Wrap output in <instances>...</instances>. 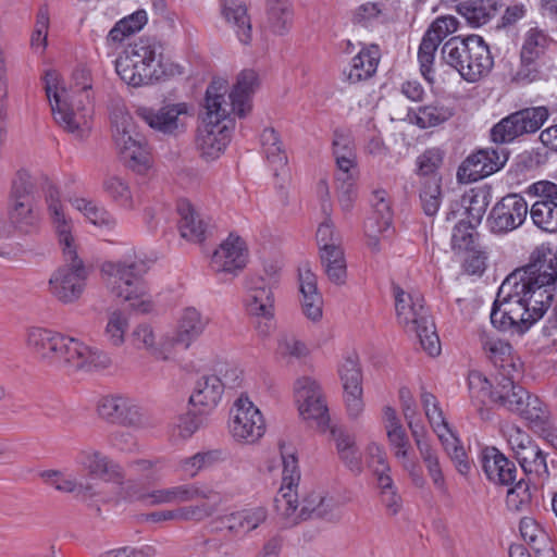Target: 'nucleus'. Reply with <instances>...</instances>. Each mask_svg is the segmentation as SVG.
<instances>
[{
  "instance_id": "obj_20",
  "label": "nucleus",
  "mask_w": 557,
  "mask_h": 557,
  "mask_svg": "<svg viewBox=\"0 0 557 557\" xmlns=\"http://www.w3.org/2000/svg\"><path fill=\"white\" fill-rule=\"evenodd\" d=\"M248 261V249L245 240L231 233L214 250L210 267L215 273L237 275Z\"/></svg>"
},
{
  "instance_id": "obj_34",
  "label": "nucleus",
  "mask_w": 557,
  "mask_h": 557,
  "mask_svg": "<svg viewBox=\"0 0 557 557\" xmlns=\"http://www.w3.org/2000/svg\"><path fill=\"white\" fill-rule=\"evenodd\" d=\"M209 318L203 315L194 307L185 308L178 320L176 329V341L184 349L202 335L209 324Z\"/></svg>"
},
{
  "instance_id": "obj_18",
  "label": "nucleus",
  "mask_w": 557,
  "mask_h": 557,
  "mask_svg": "<svg viewBox=\"0 0 557 557\" xmlns=\"http://www.w3.org/2000/svg\"><path fill=\"white\" fill-rule=\"evenodd\" d=\"M283 516L290 519L293 523L312 518L336 522L341 520L342 512L337 499L325 495L322 491L311 490L302 494L301 500L298 499V507L293 515Z\"/></svg>"
},
{
  "instance_id": "obj_10",
  "label": "nucleus",
  "mask_w": 557,
  "mask_h": 557,
  "mask_svg": "<svg viewBox=\"0 0 557 557\" xmlns=\"http://www.w3.org/2000/svg\"><path fill=\"white\" fill-rule=\"evenodd\" d=\"M52 185L57 190L58 187L46 176L35 177L26 170H20L15 174L8 206V219L11 225L20 232L29 233L38 223V215L35 210V195L40 186L46 195L47 185ZM60 194V191H58ZM47 200V197L45 196ZM61 201V199L59 198ZM48 205V202L46 201Z\"/></svg>"
},
{
  "instance_id": "obj_6",
  "label": "nucleus",
  "mask_w": 557,
  "mask_h": 557,
  "mask_svg": "<svg viewBox=\"0 0 557 557\" xmlns=\"http://www.w3.org/2000/svg\"><path fill=\"white\" fill-rule=\"evenodd\" d=\"M103 271L108 274L107 285L114 296L128 301L139 313H148L153 309V301L143 278L148 271L145 260L128 257L104 264Z\"/></svg>"
},
{
  "instance_id": "obj_63",
  "label": "nucleus",
  "mask_w": 557,
  "mask_h": 557,
  "mask_svg": "<svg viewBox=\"0 0 557 557\" xmlns=\"http://www.w3.org/2000/svg\"><path fill=\"white\" fill-rule=\"evenodd\" d=\"M200 426L196 413L185 412L175 417L171 424V437L175 442L191 437Z\"/></svg>"
},
{
  "instance_id": "obj_55",
  "label": "nucleus",
  "mask_w": 557,
  "mask_h": 557,
  "mask_svg": "<svg viewBox=\"0 0 557 557\" xmlns=\"http://www.w3.org/2000/svg\"><path fill=\"white\" fill-rule=\"evenodd\" d=\"M384 190H375L373 193L372 206L373 211L364 222V227L372 221L379 233H385L392 224V211L389 202L386 199Z\"/></svg>"
},
{
  "instance_id": "obj_50",
  "label": "nucleus",
  "mask_w": 557,
  "mask_h": 557,
  "mask_svg": "<svg viewBox=\"0 0 557 557\" xmlns=\"http://www.w3.org/2000/svg\"><path fill=\"white\" fill-rule=\"evenodd\" d=\"M529 212L533 224L537 228L547 233L557 232L556 201H535Z\"/></svg>"
},
{
  "instance_id": "obj_24",
  "label": "nucleus",
  "mask_w": 557,
  "mask_h": 557,
  "mask_svg": "<svg viewBox=\"0 0 557 557\" xmlns=\"http://www.w3.org/2000/svg\"><path fill=\"white\" fill-rule=\"evenodd\" d=\"M198 488L206 494V496H196L195 500L197 503L195 504L178 506V522L201 523L219 511L222 503L221 494L205 484H199Z\"/></svg>"
},
{
  "instance_id": "obj_48",
  "label": "nucleus",
  "mask_w": 557,
  "mask_h": 557,
  "mask_svg": "<svg viewBox=\"0 0 557 557\" xmlns=\"http://www.w3.org/2000/svg\"><path fill=\"white\" fill-rule=\"evenodd\" d=\"M421 404L424 409L425 416L438 438L450 432L448 423L444 418V413L440 407L437 398L424 387L421 389Z\"/></svg>"
},
{
  "instance_id": "obj_41",
  "label": "nucleus",
  "mask_w": 557,
  "mask_h": 557,
  "mask_svg": "<svg viewBox=\"0 0 557 557\" xmlns=\"http://www.w3.org/2000/svg\"><path fill=\"white\" fill-rule=\"evenodd\" d=\"M458 12L467 20V22L479 27L486 24L495 16L498 10L497 0H469L462 1L457 7Z\"/></svg>"
},
{
  "instance_id": "obj_43",
  "label": "nucleus",
  "mask_w": 557,
  "mask_h": 557,
  "mask_svg": "<svg viewBox=\"0 0 557 557\" xmlns=\"http://www.w3.org/2000/svg\"><path fill=\"white\" fill-rule=\"evenodd\" d=\"M519 528L523 541L535 554L552 557L553 548L549 537L534 519L529 517L522 518Z\"/></svg>"
},
{
  "instance_id": "obj_13",
  "label": "nucleus",
  "mask_w": 557,
  "mask_h": 557,
  "mask_svg": "<svg viewBox=\"0 0 557 557\" xmlns=\"http://www.w3.org/2000/svg\"><path fill=\"white\" fill-rule=\"evenodd\" d=\"M549 116L546 107H532L519 110L502 119L491 129V139L496 144H507L524 134L537 132Z\"/></svg>"
},
{
  "instance_id": "obj_59",
  "label": "nucleus",
  "mask_w": 557,
  "mask_h": 557,
  "mask_svg": "<svg viewBox=\"0 0 557 557\" xmlns=\"http://www.w3.org/2000/svg\"><path fill=\"white\" fill-rule=\"evenodd\" d=\"M322 212L324 213V220L317 230V242L320 246V250L329 248L330 246H341L342 236L335 228L334 222L331 219V203L323 201Z\"/></svg>"
},
{
  "instance_id": "obj_21",
  "label": "nucleus",
  "mask_w": 557,
  "mask_h": 557,
  "mask_svg": "<svg viewBox=\"0 0 557 557\" xmlns=\"http://www.w3.org/2000/svg\"><path fill=\"white\" fill-rule=\"evenodd\" d=\"M283 460L282 486L278 496L275 498L277 510L282 515H293L298 507V493L296 487L300 480L298 460L293 453L281 445Z\"/></svg>"
},
{
  "instance_id": "obj_14",
  "label": "nucleus",
  "mask_w": 557,
  "mask_h": 557,
  "mask_svg": "<svg viewBox=\"0 0 557 557\" xmlns=\"http://www.w3.org/2000/svg\"><path fill=\"white\" fill-rule=\"evenodd\" d=\"M230 430L238 442L256 443L265 432V422L260 410L247 397L242 395L232 409Z\"/></svg>"
},
{
  "instance_id": "obj_57",
  "label": "nucleus",
  "mask_w": 557,
  "mask_h": 557,
  "mask_svg": "<svg viewBox=\"0 0 557 557\" xmlns=\"http://www.w3.org/2000/svg\"><path fill=\"white\" fill-rule=\"evenodd\" d=\"M72 205L95 225L111 227L115 224L114 218L103 207L90 199L75 198Z\"/></svg>"
},
{
  "instance_id": "obj_16",
  "label": "nucleus",
  "mask_w": 557,
  "mask_h": 557,
  "mask_svg": "<svg viewBox=\"0 0 557 557\" xmlns=\"http://www.w3.org/2000/svg\"><path fill=\"white\" fill-rule=\"evenodd\" d=\"M136 114L153 131L168 136H177L186 128L188 107L184 102L164 104L159 109L138 107Z\"/></svg>"
},
{
  "instance_id": "obj_33",
  "label": "nucleus",
  "mask_w": 557,
  "mask_h": 557,
  "mask_svg": "<svg viewBox=\"0 0 557 557\" xmlns=\"http://www.w3.org/2000/svg\"><path fill=\"white\" fill-rule=\"evenodd\" d=\"M483 350L488 360L496 368L495 375L519 373V360L512 355V347L502 339L485 338L482 342Z\"/></svg>"
},
{
  "instance_id": "obj_28",
  "label": "nucleus",
  "mask_w": 557,
  "mask_h": 557,
  "mask_svg": "<svg viewBox=\"0 0 557 557\" xmlns=\"http://www.w3.org/2000/svg\"><path fill=\"white\" fill-rule=\"evenodd\" d=\"M223 396L222 379L218 374L201 375L194 385L189 396V404L200 412L212 411Z\"/></svg>"
},
{
  "instance_id": "obj_25",
  "label": "nucleus",
  "mask_w": 557,
  "mask_h": 557,
  "mask_svg": "<svg viewBox=\"0 0 557 557\" xmlns=\"http://www.w3.org/2000/svg\"><path fill=\"white\" fill-rule=\"evenodd\" d=\"M110 121L112 137L119 153L144 141L135 129L131 114L121 101L111 104Z\"/></svg>"
},
{
  "instance_id": "obj_3",
  "label": "nucleus",
  "mask_w": 557,
  "mask_h": 557,
  "mask_svg": "<svg viewBox=\"0 0 557 557\" xmlns=\"http://www.w3.org/2000/svg\"><path fill=\"white\" fill-rule=\"evenodd\" d=\"M225 92L223 79L213 81L206 91V117L196 137L197 150L206 161L220 158L231 140V128L224 123L230 116Z\"/></svg>"
},
{
  "instance_id": "obj_29",
  "label": "nucleus",
  "mask_w": 557,
  "mask_h": 557,
  "mask_svg": "<svg viewBox=\"0 0 557 557\" xmlns=\"http://www.w3.org/2000/svg\"><path fill=\"white\" fill-rule=\"evenodd\" d=\"M247 312L257 318L270 321L274 314V297L272 285L263 277H252L246 300Z\"/></svg>"
},
{
  "instance_id": "obj_64",
  "label": "nucleus",
  "mask_w": 557,
  "mask_h": 557,
  "mask_svg": "<svg viewBox=\"0 0 557 557\" xmlns=\"http://www.w3.org/2000/svg\"><path fill=\"white\" fill-rule=\"evenodd\" d=\"M121 159L131 170L144 174L150 168V156L144 141L120 152Z\"/></svg>"
},
{
  "instance_id": "obj_19",
  "label": "nucleus",
  "mask_w": 557,
  "mask_h": 557,
  "mask_svg": "<svg viewBox=\"0 0 557 557\" xmlns=\"http://www.w3.org/2000/svg\"><path fill=\"white\" fill-rule=\"evenodd\" d=\"M529 207L524 198L518 194L503 197L491 210L488 215L490 227L493 233H508L527 219Z\"/></svg>"
},
{
  "instance_id": "obj_62",
  "label": "nucleus",
  "mask_w": 557,
  "mask_h": 557,
  "mask_svg": "<svg viewBox=\"0 0 557 557\" xmlns=\"http://www.w3.org/2000/svg\"><path fill=\"white\" fill-rule=\"evenodd\" d=\"M219 451H201L184 458L178 463V470L188 478H195L201 470L212 466L219 459Z\"/></svg>"
},
{
  "instance_id": "obj_22",
  "label": "nucleus",
  "mask_w": 557,
  "mask_h": 557,
  "mask_svg": "<svg viewBox=\"0 0 557 557\" xmlns=\"http://www.w3.org/2000/svg\"><path fill=\"white\" fill-rule=\"evenodd\" d=\"M42 481L55 491L72 494L77 500L88 503L98 496L95 484L78 479L74 473L62 470H46L40 473Z\"/></svg>"
},
{
  "instance_id": "obj_42",
  "label": "nucleus",
  "mask_w": 557,
  "mask_h": 557,
  "mask_svg": "<svg viewBox=\"0 0 557 557\" xmlns=\"http://www.w3.org/2000/svg\"><path fill=\"white\" fill-rule=\"evenodd\" d=\"M320 259L329 280L336 285L344 284L347 265L342 246H330L320 250Z\"/></svg>"
},
{
  "instance_id": "obj_40",
  "label": "nucleus",
  "mask_w": 557,
  "mask_h": 557,
  "mask_svg": "<svg viewBox=\"0 0 557 557\" xmlns=\"http://www.w3.org/2000/svg\"><path fill=\"white\" fill-rule=\"evenodd\" d=\"M267 518V509L259 506L233 512L224 518V523L232 533H248L256 530Z\"/></svg>"
},
{
  "instance_id": "obj_53",
  "label": "nucleus",
  "mask_w": 557,
  "mask_h": 557,
  "mask_svg": "<svg viewBox=\"0 0 557 557\" xmlns=\"http://www.w3.org/2000/svg\"><path fill=\"white\" fill-rule=\"evenodd\" d=\"M128 327L129 319L127 314L120 310L110 312L103 330L107 343L112 347H121L125 342Z\"/></svg>"
},
{
  "instance_id": "obj_51",
  "label": "nucleus",
  "mask_w": 557,
  "mask_h": 557,
  "mask_svg": "<svg viewBox=\"0 0 557 557\" xmlns=\"http://www.w3.org/2000/svg\"><path fill=\"white\" fill-rule=\"evenodd\" d=\"M516 458L527 474H534L537 478L548 475L546 456L535 443L524 447V450L518 451Z\"/></svg>"
},
{
  "instance_id": "obj_27",
  "label": "nucleus",
  "mask_w": 557,
  "mask_h": 557,
  "mask_svg": "<svg viewBox=\"0 0 557 557\" xmlns=\"http://www.w3.org/2000/svg\"><path fill=\"white\" fill-rule=\"evenodd\" d=\"M199 483H185L169 487L154 488L144 492L138 499L147 506L187 504L195 502L196 496H206L199 488Z\"/></svg>"
},
{
  "instance_id": "obj_49",
  "label": "nucleus",
  "mask_w": 557,
  "mask_h": 557,
  "mask_svg": "<svg viewBox=\"0 0 557 557\" xmlns=\"http://www.w3.org/2000/svg\"><path fill=\"white\" fill-rule=\"evenodd\" d=\"M58 333L39 326L29 327L26 332V346L37 358L45 361L47 355L51 354V345Z\"/></svg>"
},
{
  "instance_id": "obj_38",
  "label": "nucleus",
  "mask_w": 557,
  "mask_h": 557,
  "mask_svg": "<svg viewBox=\"0 0 557 557\" xmlns=\"http://www.w3.org/2000/svg\"><path fill=\"white\" fill-rule=\"evenodd\" d=\"M302 311L307 318L317 321L322 317V296L318 292L317 277L310 269L299 272Z\"/></svg>"
},
{
  "instance_id": "obj_60",
  "label": "nucleus",
  "mask_w": 557,
  "mask_h": 557,
  "mask_svg": "<svg viewBox=\"0 0 557 557\" xmlns=\"http://www.w3.org/2000/svg\"><path fill=\"white\" fill-rule=\"evenodd\" d=\"M103 190L119 206L133 209L134 198L128 184L120 176H109L103 181Z\"/></svg>"
},
{
  "instance_id": "obj_35",
  "label": "nucleus",
  "mask_w": 557,
  "mask_h": 557,
  "mask_svg": "<svg viewBox=\"0 0 557 557\" xmlns=\"http://www.w3.org/2000/svg\"><path fill=\"white\" fill-rule=\"evenodd\" d=\"M518 373H511L507 375H494L495 386L493 394V403L515 411L519 409L522 401L527 397L528 392L520 385L516 384V375Z\"/></svg>"
},
{
  "instance_id": "obj_37",
  "label": "nucleus",
  "mask_w": 557,
  "mask_h": 557,
  "mask_svg": "<svg viewBox=\"0 0 557 557\" xmlns=\"http://www.w3.org/2000/svg\"><path fill=\"white\" fill-rule=\"evenodd\" d=\"M262 151L274 176L285 177L288 174L287 156L283 143L274 128H265L261 134Z\"/></svg>"
},
{
  "instance_id": "obj_9",
  "label": "nucleus",
  "mask_w": 557,
  "mask_h": 557,
  "mask_svg": "<svg viewBox=\"0 0 557 557\" xmlns=\"http://www.w3.org/2000/svg\"><path fill=\"white\" fill-rule=\"evenodd\" d=\"M442 58L470 83L487 75L494 64L488 46L478 35L450 38L442 47Z\"/></svg>"
},
{
  "instance_id": "obj_11",
  "label": "nucleus",
  "mask_w": 557,
  "mask_h": 557,
  "mask_svg": "<svg viewBox=\"0 0 557 557\" xmlns=\"http://www.w3.org/2000/svg\"><path fill=\"white\" fill-rule=\"evenodd\" d=\"M48 364L65 368L67 371L104 370L112 364L110 356L100 349L87 346L72 336L58 333L51 345V354L45 361Z\"/></svg>"
},
{
  "instance_id": "obj_17",
  "label": "nucleus",
  "mask_w": 557,
  "mask_h": 557,
  "mask_svg": "<svg viewBox=\"0 0 557 557\" xmlns=\"http://www.w3.org/2000/svg\"><path fill=\"white\" fill-rule=\"evenodd\" d=\"M459 22L455 16L437 17L424 34L418 51V60L422 76L433 83L432 72L435 52L442 40L458 29Z\"/></svg>"
},
{
  "instance_id": "obj_4",
  "label": "nucleus",
  "mask_w": 557,
  "mask_h": 557,
  "mask_svg": "<svg viewBox=\"0 0 557 557\" xmlns=\"http://www.w3.org/2000/svg\"><path fill=\"white\" fill-rule=\"evenodd\" d=\"M519 286L535 299V304L550 307L557 286V255L548 247H540L531 255L530 262L505 278V288Z\"/></svg>"
},
{
  "instance_id": "obj_15",
  "label": "nucleus",
  "mask_w": 557,
  "mask_h": 557,
  "mask_svg": "<svg viewBox=\"0 0 557 557\" xmlns=\"http://www.w3.org/2000/svg\"><path fill=\"white\" fill-rule=\"evenodd\" d=\"M508 160L506 149L485 148L468 156L457 171L460 183L478 182L499 171Z\"/></svg>"
},
{
  "instance_id": "obj_58",
  "label": "nucleus",
  "mask_w": 557,
  "mask_h": 557,
  "mask_svg": "<svg viewBox=\"0 0 557 557\" xmlns=\"http://www.w3.org/2000/svg\"><path fill=\"white\" fill-rule=\"evenodd\" d=\"M295 398L300 416L309 412V405L314 398H323L319 384L311 377L304 376L295 383Z\"/></svg>"
},
{
  "instance_id": "obj_61",
  "label": "nucleus",
  "mask_w": 557,
  "mask_h": 557,
  "mask_svg": "<svg viewBox=\"0 0 557 557\" xmlns=\"http://www.w3.org/2000/svg\"><path fill=\"white\" fill-rule=\"evenodd\" d=\"M438 440L441 441L451 461L455 463L457 471L462 475H467L471 469V465L468 460L463 447L459 445L458 438L450 431L443 435V438Z\"/></svg>"
},
{
  "instance_id": "obj_36",
  "label": "nucleus",
  "mask_w": 557,
  "mask_h": 557,
  "mask_svg": "<svg viewBox=\"0 0 557 557\" xmlns=\"http://www.w3.org/2000/svg\"><path fill=\"white\" fill-rule=\"evenodd\" d=\"M222 14L234 29L238 40L244 45H249L252 39V26L246 5L237 0H224Z\"/></svg>"
},
{
  "instance_id": "obj_44",
  "label": "nucleus",
  "mask_w": 557,
  "mask_h": 557,
  "mask_svg": "<svg viewBox=\"0 0 557 557\" xmlns=\"http://www.w3.org/2000/svg\"><path fill=\"white\" fill-rule=\"evenodd\" d=\"M453 115L454 111L451 108L438 102L419 107L416 111L408 114L411 123L420 128L435 127L448 121Z\"/></svg>"
},
{
  "instance_id": "obj_1",
  "label": "nucleus",
  "mask_w": 557,
  "mask_h": 557,
  "mask_svg": "<svg viewBox=\"0 0 557 557\" xmlns=\"http://www.w3.org/2000/svg\"><path fill=\"white\" fill-rule=\"evenodd\" d=\"M45 191L49 216L64 260V264L52 272L48 281V292L59 302L72 305L83 296L88 273L79 257V244L73 221L65 213L58 190L48 184Z\"/></svg>"
},
{
  "instance_id": "obj_23",
  "label": "nucleus",
  "mask_w": 557,
  "mask_h": 557,
  "mask_svg": "<svg viewBox=\"0 0 557 557\" xmlns=\"http://www.w3.org/2000/svg\"><path fill=\"white\" fill-rule=\"evenodd\" d=\"M339 373L348 416L351 419H357L363 410L362 375L358 358L355 355L348 356L342 364Z\"/></svg>"
},
{
  "instance_id": "obj_45",
  "label": "nucleus",
  "mask_w": 557,
  "mask_h": 557,
  "mask_svg": "<svg viewBox=\"0 0 557 557\" xmlns=\"http://www.w3.org/2000/svg\"><path fill=\"white\" fill-rule=\"evenodd\" d=\"M293 22L290 0H268V26L277 35L285 34Z\"/></svg>"
},
{
  "instance_id": "obj_32",
  "label": "nucleus",
  "mask_w": 557,
  "mask_h": 557,
  "mask_svg": "<svg viewBox=\"0 0 557 557\" xmlns=\"http://www.w3.org/2000/svg\"><path fill=\"white\" fill-rule=\"evenodd\" d=\"M381 53L376 45L363 47L344 70V76L350 84L371 78L377 70Z\"/></svg>"
},
{
  "instance_id": "obj_2",
  "label": "nucleus",
  "mask_w": 557,
  "mask_h": 557,
  "mask_svg": "<svg viewBox=\"0 0 557 557\" xmlns=\"http://www.w3.org/2000/svg\"><path fill=\"white\" fill-rule=\"evenodd\" d=\"M75 78L82 79L78 91H69L60 86V75L55 70H48L45 74V90L49 99L55 123L75 138L83 139L88 136L91 128L92 108L89 96V72L79 69Z\"/></svg>"
},
{
  "instance_id": "obj_39",
  "label": "nucleus",
  "mask_w": 557,
  "mask_h": 557,
  "mask_svg": "<svg viewBox=\"0 0 557 557\" xmlns=\"http://www.w3.org/2000/svg\"><path fill=\"white\" fill-rule=\"evenodd\" d=\"M177 211L181 216L178 222L181 236L194 243L203 242L208 232V222L188 202H180Z\"/></svg>"
},
{
  "instance_id": "obj_5",
  "label": "nucleus",
  "mask_w": 557,
  "mask_h": 557,
  "mask_svg": "<svg viewBox=\"0 0 557 557\" xmlns=\"http://www.w3.org/2000/svg\"><path fill=\"white\" fill-rule=\"evenodd\" d=\"M505 288L500 285L491 312L492 324L504 332L523 334L540 320L548 307L535 304V299L521 292L519 286L510 284Z\"/></svg>"
},
{
  "instance_id": "obj_31",
  "label": "nucleus",
  "mask_w": 557,
  "mask_h": 557,
  "mask_svg": "<svg viewBox=\"0 0 557 557\" xmlns=\"http://www.w3.org/2000/svg\"><path fill=\"white\" fill-rule=\"evenodd\" d=\"M482 468L488 480L497 484L509 485L516 479L515 463L495 447L483 449Z\"/></svg>"
},
{
  "instance_id": "obj_56",
  "label": "nucleus",
  "mask_w": 557,
  "mask_h": 557,
  "mask_svg": "<svg viewBox=\"0 0 557 557\" xmlns=\"http://www.w3.org/2000/svg\"><path fill=\"white\" fill-rule=\"evenodd\" d=\"M552 42L550 37L539 27L530 28L523 39L520 57L539 60Z\"/></svg>"
},
{
  "instance_id": "obj_26",
  "label": "nucleus",
  "mask_w": 557,
  "mask_h": 557,
  "mask_svg": "<svg viewBox=\"0 0 557 557\" xmlns=\"http://www.w3.org/2000/svg\"><path fill=\"white\" fill-rule=\"evenodd\" d=\"M110 121L112 137L119 153L144 141L135 129L131 114L121 101L111 104Z\"/></svg>"
},
{
  "instance_id": "obj_52",
  "label": "nucleus",
  "mask_w": 557,
  "mask_h": 557,
  "mask_svg": "<svg viewBox=\"0 0 557 557\" xmlns=\"http://www.w3.org/2000/svg\"><path fill=\"white\" fill-rule=\"evenodd\" d=\"M418 450L435 488L442 493H446V481L437 451L429 443L419 442Z\"/></svg>"
},
{
  "instance_id": "obj_47",
  "label": "nucleus",
  "mask_w": 557,
  "mask_h": 557,
  "mask_svg": "<svg viewBox=\"0 0 557 557\" xmlns=\"http://www.w3.org/2000/svg\"><path fill=\"white\" fill-rule=\"evenodd\" d=\"M441 176H429L420 180V201L426 215L433 216L437 213L442 202Z\"/></svg>"
},
{
  "instance_id": "obj_54",
  "label": "nucleus",
  "mask_w": 557,
  "mask_h": 557,
  "mask_svg": "<svg viewBox=\"0 0 557 557\" xmlns=\"http://www.w3.org/2000/svg\"><path fill=\"white\" fill-rule=\"evenodd\" d=\"M332 433L335 436L336 448L341 459L352 472L360 473L362 470L361 455L356 446L355 437L343 432L336 434L332 431Z\"/></svg>"
},
{
  "instance_id": "obj_12",
  "label": "nucleus",
  "mask_w": 557,
  "mask_h": 557,
  "mask_svg": "<svg viewBox=\"0 0 557 557\" xmlns=\"http://www.w3.org/2000/svg\"><path fill=\"white\" fill-rule=\"evenodd\" d=\"M97 416L109 424L129 429H143L147 424L141 406L123 394H109L100 397L96 405Z\"/></svg>"
},
{
  "instance_id": "obj_8",
  "label": "nucleus",
  "mask_w": 557,
  "mask_h": 557,
  "mask_svg": "<svg viewBox=\"0 0 557 557\" xmlns=\"http://www.w3.org/2000/svg\"><path fill=\"white\" fill-rule=\"evenodd\" d=\"M393 295L398 323L407 333H413L419 338L422 348L430 356H437L441 352V343L422 295L405 290L398 285L393 286Z\"/></svg>"
},
{
  "instance_id": "obj_7",
  "label": "nucleus",
  "mask_w": 557,
  "mask_h": 557,
  "mask_svg": "<svg viewBox=\"0 0 557 557\" xmlns=\"http://www.w3.org/2000/svg\"><path fill=\"white\" fill-rule=\"evenodd\" d=\"M115 70L131 86L138 87L159 81L168 72L162 62V46L150 38H139L116 59Z\"/></svg>"
},
{
  "instance_id": "obj_46",
  "label": "nucleus",
  "mask_w": 557,
  "mask_h": 557,
  "mask_svg": "<svg viewBox=\"0 0 557 557\" xmlns=\"http://www.w3.org/2000/svg\"><path fill=\"white\" fill-rule=\"evenodd\" d=\"M519 409L513 412L527 420L532 428H544L549 421L548 407L535 395L527 394Z\"/></svg>"
},
{
  "instance_id": "obj_30",
  "label": "nucleus",
  "mask_w": 557,
  "mask_h": 557,
  "mask_svg": "<svg viewBox=\"0 0 557 557\" xmlns=\"http://www.w3.org/2000/svg\"><path fill=\"white\" fill-rule=\"evenodd\" d=\"M259 86L258 74L253 70H244L239 73L237 82L228 95L230 114L236 113L239 117L246 116L251 110V96Z\"/></svg>"
}]
</instances>
